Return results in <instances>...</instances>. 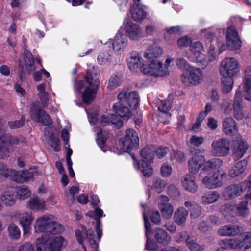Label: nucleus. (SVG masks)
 I'll use <instances>...</instances> for the list:
<instances>
[{
    "label": "nucleus",
    "mask_w": 251,
    "mask_h": 251,
    "mask_svg": "<svg viewBox=\"0 0 251 251\" xmlns=\"http://www.w3.org/2000/svg\"><path fill=\"white\" fill-rule=\"evenodd\" d=\"M233 79L232 77H224L222 80V91L223 93L227 94L233 88Z\"/></svg>",
    "instance_id": "nucleus-39"
},
{
    "label": "nucleus",
    "mask_w": 251,
    "mask_h": 251,
    "mask_svg": "<svg viewBox=\"0 0 251 251\" xmlns=\"http://www.w3.org/2000/svg\"><path fill=\"white\" fill-rule=\"evenodd\" d=\"M127 44L126 36L124 34L118 33L112 43L113 50L115 53L119 54L124 50Z\"/></svg>",
    "instance_id": "nucleus-18"
},
{
    "label": "nucleus",
    "mask_w": 251,
    "mask_h": 251,
    "mask_svg": "<svg viewBox=\"0 0 251 251\" xmlns=\"http://www.w3.org/2000/svg\"><path fill=\"white\" fill-rule=\"evenodd\" d=\"M239 71V63L233 57H226L221 63L220 72L223 77H233Z\"/></svg>",
    "instance_id": "nucleus-5"
},
{
    "label": "nucleus",
    "mask_w": 251,
    "mask_h": 251,
    "mask_svg": "<svg viewBox=\"0 0 251 251\" xmlns=\"http://www.w3.org/2000/svg\"><path fill=\"white\" fill-rule=\"evenodd\" d=\"M124 30L129 38L132 40H138L143 37V31L140 25L128 19H125L123 23Z\"/></svg>",
    "instance_id": "nucleus-10"
},
{
    "label": "nucleus",
    "mask_w": 251,
    "mask_h": 251,
    "mask_svg": "<svg viewBox=\"0 0 251 251\" xmlns=\"http://www.w3.org/2000/svg\"><path fill=\"white\" fill-rule=\"evenodd\" d=\"M244 92L245 99L248 100H251V82H244Z\"/></svg>",
    "instance_id": "nucleus-54"
},
{
    "label": "nucleus",
    "mask_w": 251,
    "mask_h": 251,
    "mask_svg": "<svg viewBox=\"0 0 251 251\" xmlns=\"http://www.w3.org/2000/svg\"><path fill=\"white\" fill-rule=\"evenodd\" d=\"M146 237V249L150 251L155 250L157 248L156 243L153 240L150 239L148 236Z\"/></svg>",
    "instance_id": "nucleus-60"
},
{
    "label": "nucleus",
    "mask_w": 251,
    "mask_h": 251,
    "mask_svg": "<svg viewBox=\"0 0 251 251\" xmlns=\"http://www.w3.org/2000/svg\"><path fill=\"white\" fill-rule=\"evenodd\" d=\"M162 49L156 45L150 46L145 52L144 57L149 59L153 60L160 56L162 53Z\"/></svg>",
    "instance_id": "nucleus-24"
},
{
    "label": "nucleus",
    "mask_w": 251,
    "mask_h": 251,
    "mask_svg": "<svg viewBox=\"0 0 251 251\" xmlns=\"http://www.w3.org/2000/svg\"><path fill=\"white\" fill-rule=\"evenodd\" d=\"M118 102L113 105L114 112L119 115L112 114L109 115L110 123L117 128H120L123 125L122 118L127 120L132 115L128 105L131 110H136L139 105V96L136 91L124 89L117 96Z\"/></svg>",
    "instance_id": "nucleus-1"
},
{
    "label": "nucleus",
    "mask_w": 251,
    "mask_h": 251,
    "mask_svg": "<svg viewBox=\"0 0 251 251\" xmlns=\"http://www.w3.org/2000/svg\"><path fill=\"white\" fill-rule=\"evenodd\" d=\"M153 234L154 239L159 244L166 245L169 244L171 240V237L168 232L162 228H155Z\"/></svg>",
    "instance_id": "nucleus-22"
},
{
    "label": "nucleus",
    "mask_w": 251,
    "mask_h": 251,
    "mask_svg": "<svg viewBox=\"0 0 251 251\" xmlns=\"http://www.w3.org/2000/svg\"><path fill=\"white\" fill-rule=\"evenodd\" d=\"M168 151L167 148L160 147L156 150V155L159 159H161L166 155Z\"/></svg>",
    "instance_id": "nucleus-63"
},
{
    "label": "nucleus",
    "mask_w": 251,
    "mask_h": 251,
    "mask_svg": "<svg viewBox=\"0 0 251 251\" xmlns=\"http://www.w3.org/2000/svg\"><path fill=\"white\" fill-rule=\"evenodd\" d=\"M132 18L136 21H142L147 16L146 12L138 4L133 5L130 8Z\"/></svg>",
    "instance_id": "nucleus-25"
},
{
    "label": "nucleus",
    "mask_w": 251,
    "mask_h": 251,
    "mask_svg": "<svg viewBox=\"0 0 251 251\" xmlns=\"http://www.w3.org/2000/svg\"><path fill=\"white\" fill-rule=\"evenodd\" d=\"M240 228L237 225L228 224L220 227L218 233L221 236H236L240 233Z\"/></svg>",
    "instance_id": "nucleus-17"
},
{
    "label": "nucleus",
    "mask_w": 251,
    "mask_h": 251,
    "mask_svg": "<svg viewBox=\"0 0 251 251\" xmlns=\"http://www.w3.org/2000/svg\"><path fill=\"white\" fill-rule=\"evenodd\" d=\"M244 191L239 184L231 185L226 187L223 192V196L226 199H231L241 195Z\"/></svg>",
    "instance_id": "nucleus-21"
},
{
    "label": "nucleus",
    "mask_w": 251,
    "mask_h": 251,
    "mask_svg": "<svg viewBox=\"0 0 251 251\" xmlns=\"http://www.w3.org/2000/svg\"><path fill=\"white\" fill-rule=\"evenodd\" d=\"M50 245L54 246L61 250L62 247L66 246L67 242L62 237L57 236L54 239L53 242L50 243Z\"/></svg>",
    "instance_id": "nucleus-50"
},
{
    "label": "nucleus",
    "mask_w": 251,
    "mask_h": 251,
    "mask_svg": "<svg viewBox=\"0 0 251 251\" xmlns=\"http://www.w3.org/2000/svg\"><path fill=\"white\" fill-rule=\"evenodd\" d=\"M212 147V152L214 155L224 156L229 152L230 142L226 139H220L213 141Z\"/></svg>",
    "instance_id": "nucleus-12"
},
{
    "label": "nucleus",
    "mask_w": 251,
    "mask_h": 251,
    "mask_svg": "<svg viewBox=\"0 0 251 251\" xmlns=\"http://www.w3.org/2000/svg\"><path fill=\"white\" fill-rule=\"evenodd\" d=\"M222 161L218 158H214L205 162V173L210 172L222 165Z\"/></svg>",
    "instance_id": "nucleus-34"
},
{
    "label": "nucleus",
    "mask_w": 251,
    "mask_h": 251,
    "mask_svg": "<svg viewBox=\"0 0 251 251\" xmlns=\"http://www.w3.org/2000/svg\"><path fill=\"white\" fill-rule=\"evenodd\" d=\"M247 166V161L242 160L237 162L234 166L229 170V175L234 177L239 176L245 170Z\"/></svg>",
    "instance_id": "nucleus-27"
},
{
    "label": "nucleus",
    "mask_w": 251,
    "mask_h": 251,
    "mask_svg": "<svg viewBox=\"0 0 251 251\" xmlns=\"http://www.w3.org/2000/svg\"><path fill=\"white\" fill-rule=\"evenodd\" d=\"M222 130L227 135H232L236 133L238 128L234 120L231 117L225 118L223 122Z\"/></svg>",
    "instance_id": "nucleus-20"
},
{
    "label": "nucleus",
    "mask_w": 251,
    "mask_h": 251,
    "mask_svg": "<svg viewBox=\"0 0 251 251\" xmlns=\"http://www.w3.org/2000/svg\"><path fill=\"white\" fill-rule=\"evenodd\" d=\"M248 201H243L239 203L236 207V212L238 215L245 217L249 213V210L247 207Z\"/></svg>",
    "instance_id": "nucleus-38"
},
{
    "label": "nucleus",
    "mask_w": 251,
    "mask_h": 251,
    "mask_svg": "<svg viewBox=\"0 0 251 251\" xmlns=\"http://www.w3.org/2000/svg\"><path fill=\"white\" fill-rule=\"evenodd\" d=\"M28 206L32 210H39L45 209V202L37 197L31 198L29 201Z\"/></svg>",
    "instance_id": "nucleus-33"
},
{
    "label": "nucleus",
    "mask_w": 251,
    "mask_h": 251,
    "mask_svg": "<svg viewBox=\"0 0 251 251\" xmlns=\"http://www.w3.org/2000/svg\"><path fill=\"white\" fill-rule=\"evenodd\" d=\"M122 81V77L120 76L112 75L109 79L108 87L110 89H114L119 86Z\"/></svg>",
    "instance_id": "nucleus-41"
},
{
    "label": "nucleus",
    "mask_w": 251,
    "mask_h": 251,
    "mask_svg": "<svg viewBox=\"0 0 251 251\" xmlns=\"http://www.w3.org/2000/svg\"><path fill=\"white\" fill-rule=\"evenodd\" d=\"M228 245L232 248L245 250L251 248V232H247L238 237L227 240Z\"/></svg>",
    "instance_id": "nucleus-7"
},
{
    "label": "nucleus",
    "mask_w": 251,
    "mask_h": 251,
    "mask_svg": "<svg viewBox=\"0 0 251 251\" xmlns=\"http://www.w3.org/2000/svg\"><path fill=\"white\" fill-rule=\"evenodd\" d=\"M233 116L237 120H241L247 117L245 114L242 107V93L241 90L236 91L233 100Z\"/></svg>",
    "instance_id": "nucleus-13"
},
{
    "label": "nucleus",
    "mask_w": 251,
    "mask_h": 251,
    "mask_svg": "<svg viewBox=\"0 0 251 251\" xmlns=\"http://www.w3.org/2000/svg\"><path fill=\"white\" fill-rule=\"evenodd\" d=\"M203 142V138L202 137H199L196 135H193L191 138L189 143L190 146L198 147L199 145H201Z\"/></svg>",
    "instance_id": "nucleus-56"
},
{
    "label": "nucleus",
    "mask_w": 251,
    "mask_h": 251,
    "mask_svg": "<svg viewBox=\"0 0 251 251\" xmlns=\"http://www.w3.org/2000/svg\"><path fill=\"white\" fill-rule=\"evenodd\" d=\"M135 161L136 164H135V166L141 170L145 176L149 177L152 175L153 169L150 162L141 161L139 163Z\"/></svg>",
    "instance_id": "nucleus-31"
},
{
    "label": "nucleus",
    "mask_w": 251,
    "mask_h": 251,
    "mask_svg": "<svg viewBox=\"0 0 251 251\" xmlns=\"http://www.w3.org/2000/svg\"><path fill=\"white\" fill-rule=\"evenodd\" d=\"M226 45L230 50H238L241 46V41L233 25L229 26L226 33Z\"/></svg>",
    "instance_id": "nucleus-8"
},
{
    "label": "nucleus",
    "mask_w": 251,
    "mask_h": 251,
    "mask_svg": "<svg viewBox=\"0 0 251 251\" xmlns=\"http://www.w3.org/2000/svg\"><path fill=\"white\" fill-rule=\"evenodd\" d=\"M17 197L19 199H25L30 196V191L26 187H20L17 191Z\"/></svg>",
    "instance_id": "nucleus-47"
},
{
    "label": "nucleus",
    "mask_w": 251,
    "mask_h": 251,
    "mask_svg": "<svg viewBox=\"0 0 251 251\" xmlns=\"http://www.w3.org/2000/svg\"><path fill=\"white\" fill-rule=\"evenodd\" d=\"M111 55L106 52L100 53L98 56V61L101 65L109 63L110 61Z\"/></svg>",
    "instance_id": "nucleus-49"
},
{
    "label": "nucleus",
    "mask_w": 251,
    "mask_h": 251,
    "mask_svg": "<svg viewBox=\"0 0 251 251\" xmlns=\"http://www.w3.org/2000/svg\"><path fill=\"white\" fill-rule=\"evenodd\" d=\"M16 142V139L8 134L0 137V155L1 158L7 156L10 151V147H13V144Z\"/></svg>",
    "instance_id": "nucleus-15"
},
{
    "label": "nucleus",
    "mask_w": 251,
    "mask_h": 251,
    "mask_svg": "<svg viewBox=\"0 0 251 251\" xmlns=\"http://www.w3.org/2000/svg\"><path fill=\"white\" fill-rule=\"evenodd\" d=\"M176 65L180 69L186 72L193 68L188 63L187 60L183 58H178L176 59Z\"/></svg>",
    "instance_id": "nucleus-43"
},
{
    "label": "nucleus",
    "mask_w": 251,
    "mask_h": 251,
    "mask_svg": "<svg viewBox=\"0 0 251 251\" xmlns=\"http://www.w3.org/2000/svg\"><path fill=\"white\" fill-rule=\"evenodd\" d=\"M161 172L164 177L169 176L172 173L171 166L168 164H164L161 168Z\"/></svg>",
    "instance_id": "nucleus-58"
},
{
    "label": "nucleus",
    "mask_w": 251,
    "mask_h": 251,
    "mask_svg": "<svg viewBox=\"0 0 251 251\" xmlns=\"http://www.w3.org/2000/svg\"><path fill=\"white\" fill-rule=\"evenodd\" d=\"M191 43V39L187 36L181 38L177 40L178 46L180 48L186 47L188 46Z\"/></svg>",
    "instance_id": "nucleus-55"
},
{
    "label": "nucleus",
    "mask_w": 251,
    "mask_h": 251,
    "mask_svg": "<svg viewBox=\"0 0 251 251\" xmlns=\"http://www.w3.org/2000/svg\"><path fill=\"white\" fill-rule=\"evenodd\" d=\"M190 49L195 56L197 62H202L204 60V55L201 52L203 50L202 44L199 41L195 42L192 44Z\"/></svg>",
    "instance_id": "nucleus-26"
},
{
    "label": "nucleus",
    "mask_w": 251,
    "mask_h": 251,
    "mask_svg": "<svg viewBox=\"0 0 251 251\" xmlns=\"http://www.w3.org/2000/svg\"><path fill=\"white\" fill-rule=\"evenodd\" d=\"M20 222L24 231V235L29 233L31 229V224L33 220L31 214L30 213H24L19 216Z\"/></svg>",
    "instance_id": "nucleus-23"
},
{
    "label": "nucleus",
    "mask_w": 251,
    "mask_h": 251,
    "mask_svg": "<svg viewBox=\"0 0 251 251\" xmlns=\"http://www.w3.org/2000/svg\"><path fill=\"white\" fill-rule=\"evenodd\" d=\"M140 71L145 74L155 76H162L164 73L163 71V64L158 60L153 59L148 66L143 64L140 68Z\"/></svg>",
    "instance_id": "nucleus-11"
},
{
    "label": "nucleus",
    "mask_w": 251,
    "mask_h": 251,
    "mask_svg": "<svg viewBox=\"0 0 251 251\" xmlns=\"http://www.w3.org/2000/svg\"><path fill=\"white\" fill-rule=\"evenodd\" d=\"M38 95L40 99L43 106L44 107H47L48 106L49 100L48 97V93L46 92L43 93H38Z\"/></svg>",
    "instance_id": "nucleus-59"
},
{
    "label": "nucleus",
    "mask_w": 251,
    "mask_h": 251,
    "mask_svg": "<svg viewBox=\"0 0 251 251\" xmlns=\"http://www.w3.org/2000/svg\"><path fill=\"white\" fill-rule=\"evenodd\" d=\"M47 141L50 146L53 148L55 151L58 152L60 151V140L57 137L54 136L51 138H49Z\"/></svg>",
    "instance_id": "nucleus-44"
},
{
    "label": "nucleus",
    "mask_w": 251,
    "mask_h": 251,
    "mask_svg": "<svg viewBox=\"0 0 251 251\" xmlns=\"http://www.w3.org/2000/svg\"><path fill=\"white\" fill-rule=\"evenodd\" d=\"M182 184L184 188L192 193L195 192L197 189V185L196 184L194 178L189 175H186L182 180Z\"/></svg>",
    "instance_id": "nucleus-32"
},
{
    "label": "nucleus",
    "mask_w": 251,
    "mask_h": 251,
    "mask_svg": "<svg viewBox=\"0 0 251 251\" xmlns=\"http://www.w3.org/2000/svg\"><path fill=\"white\" fill-rule=\"evenodd\" d=\"M163 226L171 233L174 234L176 231V226L173 222H167Z\"/></svg>",
    "instance_id": "nucleus-62"
},
{
    "label": "nucleus",
    "mask_w": 251,
    "mask_h": 251,
    "mask_svg": "<svg viewBox=\"0 0 251 251\" xmlns=\"http://www.w3.org/2000/svg\"><path fill=\"white\" fill-rule=\"evenodd\" d=\"M49 237L46 235L39 238L36 241L35 251H47V244L48 242ZM18 251H35L33 246L29 243H26L21 245L19 247Z\"/></svg>",
    "instance_id": "nucleus-14"
},
{
    "label": "nucleus",
    "mask_w": 251,
    "mask_h": 251,
    "mask_svg": "<svg viewBox=\"0 0 251 251\" xmlns=\"http://www.w3.org/2000/svg\"><path fill=\"white\" fill-rule=\"evenodd\" d=\"M159 209L162 216L166 219H169L171 217L174 211V208L171 204L160 207Z\"/></svg>",
    "instance_id": "nucleus-40"
},
{
    "label": "nucleus",
    "mask_w": 251,
    "mask_h": 251,
    "mask_svg": "<svg viewBox=\"0 0 251 251\" xmlns=\"http://www.w3.org/2000/svg\"><path fill=\"white\" fill-rule=\"evenodd\" d=\"M155 149L152 146H147L141 151V161L151 163L154 158Z\"/></svg>",
    "instance_id": "nucleus-29"
},
{
    "label": "nucleus",
    "mask_w": 251,
    "mask_h": 251,
    "mask_svg": "<svg viewBox=\"0 0 251 251\" xmlns=\"http://www.w3.org/2000/svg\"><path fill=\"white\" fill-rule=\"evenodd\" d=\"M251 82V66H248L245 70L244 82Z\"/></svg>",
    "instance_id": "nucleus-64"
},
{
    "label": "nucleus",
    "mask_w": 251,
    "mask_h": 251,
    "mask_svg": "<svg viewBox=\"0 0 251 251\" xmlns=\"http://www.w3.org/2000/svg\"><path fill=\"white\" fill-rule=\"evenodd\" d=\"M52 216L44 215L38 218L34 226L35 231L36 233L45 232L42 236L46 235L49 237V241L50 237L49 234H56L62 232L64 227L60 224L52 221Z\"/></svg>",
    "instance_id": "nucleus-2"
},
{
    "label": "nucleus",
    "mask_w": 251,
    "mask_h": 251,
    "mask_svg": "<svg viewBox=\"0 0 251 251\" xmlns=\"http://www.w3.org/2000/svg\"><path fill=\"white\" fill-rule=\"evenodd\" d=\"M2 201L8 205H12L15 202L14 195L10 194L8 192H5L2 196Z\"/></svg>",
    "instance_id": "nucleus-45"
},
{
    "label": "nucleus",
    "mask_w": 251,
    "mask_h": 251,
    "mask_svg": "<svg viewBox=\"0 0 251 251\" xmlns=\"http://www.w3.org/2000/svg\"><path fill=\"white\" fill-rule=\"evenodd\" d=\"M139 139L136 131L129 129L126 131L125 136L120 139L121 149L125 152H129L139 147Z\"/></svg>",
    "instance_id": "nucleus-4"
},
{
    "label": "nucleus",
    "mask_w": 251,
    "mask_h": 251,
    "mask_svg": "<svg viewBox=\"0 0 251 251\" xmlns=\"http://www.w3.org/2000/svg\"><path fill=\"white\" fill-rule=\"evenodd\" d=\"M225 172L222 170L220 169L217 171V173H215L213 175L214 179L213 181L210 184V186L212 187H220L222 185V178L225 176Z\"/></svg>",
    "instance_id": "nucleus-35"
},
{
    "label": "nucleus",
    "mask_w": 251,
    "mask_h": 251,
    "mask_svg": "<svg viewBox=\"0 0 251 251\" xmlns=\"http://www.w3.org/2000/svg\"><path fill=\"white\" fill-rule=\"evenodd\" d=\"M230 240V238L225 239L222 240L220 242V247L218 248L216 251H226V250L232 249L234 250L235 248H232L230 247L228 244L227 240Z\"/></svg>",
    "instance_id": "nucleus-57"
},
{
    "label": "nucleus",
    "mask_w": 251,
    "mask_h": 251,
    "mask_svg": "<svg viewBox=\"0 0 251 251\" xmlns=\"http://www.w3.org/2000/svg\"><path fill=\"white\" fill-rule=\"evenodd\" d=\"M204 120V114L203 112L200 113L198 117L197 118L195 123L193 125L191 130L194 132H197L198 128L200 127L201 123Z\"/></svg>",
    "instance_id": "nucleus-52"
},
{
    "label": "nucleus",
    "mask_w": 251,
    "mask_h": 251,
    "mask_svg": "<svg viewBox=\"0 0 251 251\" xmlns=\"http://www.w3.org/2000/svg\"><path fill=\"white\" fill-rule=\"evenodd\" d=\"M10 170L6 165L0 163V177H8L9 176Z\"/></svg>",
    "instance_id": "nucleus-61"
},
{
    "label": "nucleus",
    "mask_w": 251,
    "mask_h": 251,
    "mask_svg": "<svg viewBox=\"0 0 251 251\" xmlns=\"http://www.w3.org/2000/svg\"><path fill=\"white\" fill-rule=\"evenodd\" d=\"M205 203H213L216 201L219 198V195L215 191H210L205 197Z\"/></svg>",
    "instance_id": "nucleus-46"
},
{
    "label": "nucleus",
    "mask_w": 251,
    "mask_h": 251,
    "mask_svg": "<svg viewBox=\"0 0 251 251\" xmlns=\"http://www.w3.org/2000/svg\"><path fill=\"white\" fill-rule=\"evenodd\" d=\"M8 232L9 237L13 239H18L20 237L21 231L18 226L14 223L8 226Z\"/></svg>",
    "instance_id": "nucleus-37"
},
{
    "label": "nucleus",
    "mask_w": 251,
    "mask_h": 251,
    "mask_svg": "<svg viewBox=\"0 0 251 251\" xmlns=\"http://www.w3.org/2000/svg\"><path fill=\"white\" fill-rule=\"evenodd\" d=\"M171 106V101L170 100H165L161 101V104L158 107V109L162 112L167 113L170 109Z\"/></svg>",
    "instance_id": "nucleus-53"
},
{
    "label": "nucleus",
    "mask_w": 251,
    "mask_h": 251,
    "mask_svg": "<svg viewBox=\"0 0 251 251\" xmlns=\"http://www.w3.org/2000/svg\"><path fill=\"white\" fill-rule=\"evenodd\" d=\"M188 170L192 174H197L200 168L204 164V156L196 155L188 161Z\"/></svg>",
    "instance_id": "nucleus-19"
},
{
    "label": "nucleus",
    "mask_w": 251,
    "mask_h": 251,
    "mask_svg": "<svg viewBox=\"0 0 251 251\" xmlns=\"http://www.w3.org/2000/svg\"><path fill=\"white\" fill-rule=\"evenodd\" d=\"M201 75L202 73L200 69L193 68L182 74L181 80L187 86L196 85L200 83Z\"/></svg>",
    "instance_id": "nucleus-9"
},
{
    "label": "nucleus",
    "mask_w": 251,
    "mask_h": 251,
    "mask_svg": "<svg viewBox=\"0 0 251 251\" xmlns=\"http://www.w3.org/2000/svg\"><path fill=\"white\" fill-rule=\"evenodd\" d=\"M186 243L191 251H202V247L197 243L195 240L191 239L190 236H187Z\"/></svg>",
    "instance_id": "nucleus-42"
},
{
    "label": "nucleus",
    "mask_w": 251,
    "mask_h": 251,
    "mask_svg": "<svg viewBox=\"0 0 251 251\" xmlns=\"http://www.w3.org/2000/svg\"><path fill=\"white\" fill-rule=\"evenodd\" d=\"M171 158L172 159H175L176 161L180 163L184 162L186 160L184 153L178 150L173 151Z\"/></svg>",
    "instance_id": "nucleus-48"
},
{
    "label": "nucleus",
    "mask_w": 251,
    "mask_h": 251,
    "mask_svg": "<svg viewBox=\"0 0 251 251\" xmlns=\"http://www.w3.org/2000/svg\"><path fill=\"white\" fill-rule=\"evenodd\" d=\"M25 119L24 117L19 120L9 121L8 122V125L9 127L13 129L19 128L22 126L25 123Z\"/></svg>",
    "instance_id": "nucleus-51"
},
{
    "label": "nucleus",
    "mask_w": 251,
    "mask_h": 251,
    "mask_svg": "<svg viewBox=\"0 0 251 251\" xmlns=\"http://www.w3.org/2000/svg\"><path fill=\"white\" fill-rule=\"evenodd\" d=\"M167 185L165 180L159 178H155L152 181L151 188L158 193H160L165 189Z\"/></svg>",
    "instance_id": "nucleus-36"
},
{
    "label": "nucleus",
    "mask_w": 251,
    "mask_h": 251,
    "mask_svg": "<svg viewBox=\"0 0 251 251\" xmlns=\"http://www.w3.org/2000/svg\"><path fill=\"white\" fill-rule=\"evenodd\" d=\"M39 103L38 101H35L31 105L30 113L31 119L35 120L37 122L41 123L44 126L51 124L52 122L49 115L45 110L40 107Z\"/></svg>",
    "instance_id": "nucleus-6"
},
{
    "label": "nucleus",
    "mask_w": 251,
    "mask_h": 251,
    "mask_svg": "<svg viewBox=\"0 0 251 251\" xmlns=\"http://www.w3.org/2000/svg\"><path fill=\"white\" fill-rule=\"evenodd\" d=\"M141 56L137 53H132L128 60V66L130 70L133 72H137L142 67L141 62Z\"/></svg>",
    "instance_id": "nucleus-28"
},
{
    "label": "nucleus",
    "mask_w": 251,
    "mask_h": 251,
    "mask_svg": "<svg viewBox=\"0 0 251 251\" xmlns=\"http://www.w3.org/2000/svg\"><path fill=\"white\" fill-rule=\"evenodd\" d=\"M247 142L241 136H238L234 142L233 146V155L236 159L242 158L248 149Z\"/></svg>",
    "instance_id": "nucleus-16"
},
{
    "label": "nucleus",
    "mask_w": 251,
    "mask_h": 251,
    "mask_svg": "<svg viewBox=\"0 0 251 251\" xmlns=\"http://www.w3.org/2000/svg\"><path fill=\"white\" fill-rule=\"evenodd\" d=\"M188 212L183 207L178 208L175 213L174 219L178 225H183L186 222Z\"/></svg>",
    "instance_id": "nucleus-30"
},
{
    "label": "nucleus",
    "mask_w": 251,
    "mask_h": 251,
    "mask_svg": "<svg viewBox=\"0 0 251 251\" xmlns=\"http://www.w3.org/2000/svg\"><path fill=\"white\" fill-rule=\"evenodd\" d=\"M100 73L99 70L94 66H90L87 70L85 78L87 83L93 88H86L82 94L83 102L87 104H90L94 99L100 84L99 80L97 75Z\"/></svg>",
    "instance_id": "nucleus-3"
}]
</instances>
